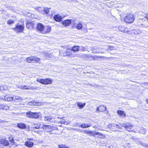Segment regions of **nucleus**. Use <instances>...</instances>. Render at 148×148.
<instances>
[{
    "label": "nucleus",
    "instance_id": "obj_15",
    "mask_svg": "<svg viewBox=\"0 0 148 148\" xmlns=\"http://www.w3.org/2000/svg\"><path fill=\"white\" fill-rule=\"evenodd\" d=\"M115 126V123H112L109 124V125H108V127L112 131H116V128Z\"/></svg>",
    "mask_w": 148,
    "mask_h": 148
},
{
    "label": "nucleus",
    "instance_id": "obj_40",
    "mask_svg": "<svg viewBox=\"0 0 148 148\" xmlns=\"http://www.w3.org/2000/svg\"><path fill=\"white\" fill-rule=\"evenodd\" d=\"M138 143L141 144L143 147H147V145L146 144L143 143L140 141H139V142Z\"/></svg>",
    "mask_w": 148,
    "mask_h": 148
},
{
    "label": "nucleus",
    "instance_id": "obj_50",
    "mask_svg": "<svg viewBox=\"0 0 148 148\" xmlns=\"http://www.w3.org/2000/svg\"><path fill=\"white\" fill-rule=\"evenodd\" d=\"M86 127L88 128L89 127H90L91 126V125L90 123H88V124H87L86 125Z\"/></svg>",
    "mask_w": 148,
    "mask_h": 148
},
{
    "label": "nucleus",
    "instance_id": "obj_18",
    "mask_svg": "<svg viewBox=\"0 0 148 148\" xmlns=\"http://www.w3.org/2000/svg\"><path fill=\"white\" fill-rule=\"evenodd\" d=\"M34 144V143L30 141H27L25 143V145L28 147H32Z\"/></svg>",
    "mask_w": 148,
    "mask_h": 148
},
{
    "label": "nucleus",
    "instance_id": "obj_55",
    "mask_svg": "<svg viewBox=\"0 0 148 148\" xmlns=\"http://www.w3.org/2000/svg\"><path fill=\"white\" fill-rule=\"evenodd\" d=\"M3 86H0V90H1V87H3Z\"/></svg>",
    "mask_w": 148,
    "mask_h": 148
},
{
    "label": "nucleus",
    "instance_id": "obj_16",
    "mask_svg": "<svg viewBox=\"0 0 148 148\" xmlns=\"http://www.w3.org/2000/svg\"><path fill=\"white\" fill-rule=\"evenodd\" d=\"M41 128L47 130V129H51L52 128V127L49 125H47L45 124H42L41 126Z\"/></svg>",
    "mask_w": 148,
    "mask_h": 148
},
{
    "label": "nucleus",
    "instance_id": "obj_42",
    "mask_svg": "<svg viewBox=\"0 0 148 148\" xmlns=\"http://www.w3.org/2000/svg\"><path fill=\"white\" fill-rule=\"evenodd\" d=\"M14 23V21L12 20H9L7 21L8 24L10 25L12 24H13Z\"/></svg>",
    "mask_w": 148,
    "mask_h": 148
},
{
    "label": "nucleus",
    "instance_id": "obj_32",
    "mask_svg": "<svg viewBox=\"0 0 148 148\" xmlns=\"http://www.w3.org/2000/svg\"><path fill=\"white\" fill-rule=\"evenodd\" d=\"M108 140V139L105 138L104 135H103L102 134V141L104 142V143H103V144H105L107 143Z\"/></svg>",
    "mask_w": 148,
    "mask_h": 148
},
{
    "label": "nucleus",
    "instance_id": "obj_60",
    "mask_svg": "<svg viewBox=\"0 0 148 148\" xmlns=\"http://www.w3.org/2000/svg\"><path fill=\"white\" fill-rule=\"evenodd\" d=\"M97 110H98V108H97Z\"/></svg>",
    "mask_w": 148,
    "mask_h": 148
},
{
    "label": "nucleus",
    "instance_id": "obj_10",
    "mask_svg": "<svg viewBox=\"0 0 148 148\" xmlns=\"http://www.w3.org/2000/svg\"><path fill=\"white\" fill-rule=\"evenodd\" d=\"M118 29L119 30L122 32L125 33L127 32V28L123 26H120L118 27Z\"/></svg>",
    "mask_w": 148,
    "mask_h": 148
},
{
    "label": "nucleus",
    "instance_id": "obj_36",
    "mask_svg": "<svg viewBox=\"0 0 148 148\" xmlns=\"http://www.w3.org/2000/svg\"><path fill=\"white\" fill-rule=\"evenodd\" d=\"M133 31L134 34H140L141 33V31L139 30L133 29Z\"/></svg>",
    "mask_w": 148,
    "mask_h": 148
},
{
    "label": "nucleus",
    "instance_id": "obj_27",
    "mask_svg": "<svg viewBox=\"0 0 148 148\" xmlns=\"http://www.w3.org/2000/svg\"><path fill=\"white\" fill-rule=\"evenodd\" d=\"M147 131V130L144 129L143 127H142L140 128V130L139 131V132L140 133L142 134H145Z\"/></svg>",
    "mask_w": 148,
    "mask_h": 148
},
{
    "label": "nucleus",
    "instance_id": "obj_49",
    "mask_svg": "<svg viewBox=\"0 0 148 148\" xmlns=\"http://www.w3.org/2000/svg\"><path fill=\"white\" fill-rule=\"evenodd\" d=\"M89 134H90L92 135H95L94 132L92 131H90Z\"/></svg>",
    "mask_w": 148,
    "mask_h": 148
},
{
    "label": "nucleus",
    "instance_id": "obj_37",
    "mask_svg": "<svg viewBox=\"0 0 148 148\" xmlns=\"http://www.w3.org/2000/svg\"><path fill=\"white\" fill-rule=\"evenodd\" d=\"M127 31H128L126 33H127L128 34H131V35L134 34L133 30H131L129 31V30H128V29H127Z\"/></svg>",
    "mask_w": 148,
    "mask_h": 148
},
{
    "label": "nucleus",
    "instance_id": "obj_12",
    "mask_svg": "<svg viewBox=\"0 0 148 148\" xmlns=\"http://www.w3.org/2000/svg\"><path fill=\"white\" fill-rule=\"evenodd\" d=\"M44 27V26L42 24L38 23L37 25L36 29L38 31L42 33Z\"/></svg>",
    "mask_w": 148,
    "mask_h": 148
},
{
    "label": "nucleus",
    "instance_id": "obj_30",
    "mask_svg": "<svg viewBox=\"0 0 148 148\" xmlns=\"http://www.w3.org/2000/svg\"><path fill=\"white\" fill-rule=\"evenodd\" d=\"M52 119V117L51 116H46L44 117V120L45 121L50 122Z\"/></svg>",
    "mask_w": 148,
    "mask_h": 148
},
{
    "label": "nucleus",
    "instance_id": "obj_29",
    "mask_svg": "<svg viewBox=\"0 0 148 148\" xmlns=\"http://www.w3.org/2000/svg\"><path fill=\"white\" fill-rule=\"evenodd\" d=\"M85 103H81L78 102L77 103V105L80 108H83L84 106L85 105Z\"/></svg>",
    "mask_w": 148,
    "mask_h": 148
},
{
    "label": "nucleus",
    "instance_id": "obj_1",
    "mask_svg": "<svg viewBox=\"0 0 148 148\" xmlns=\"http://www.w3.org/2000/svg\"><path fill=\"white\" fill-rule=\"evenodd\" d=\"M40 112H29L26 113V116L28 117L36 119H38L41 115Z\"/></svg>",
    "mask_w": 148,
    "mask_h": 148
},
{
    "label": "nucleus",
    "instance_id": "obj_24",
    "mask_svg": "<svg viewBox=\"0 0 148 148\" xmlns=\"http://www.w3.org/2000/svg\"><path fill=\"white\" fill-rule=\"evenodd\" d=\"M118 114L120 115L122 117H125L126 116V114L124 112L121 110H119L117 111Z\"/></svg>",
    "mask_w": 148,
    "mask_h": 148
},
{
    "label": "nucleus",
    "instance_id": "obj_28",
    "mask_svg": "<svg viewBox=\"0 0 148 148\" xmlns=\"http://www.w3.org/2000/svg\"><path fill=\"white\" fill-rule=\"evenodd\" d=\"M44 54L45 57H47L48 59H49V58H51L52 56V55L51 54L46 52L44 53Z\"/></svg>",
    "mask_w": 148,
    "mask_h": 148
},
{
    "label": "nucleus",
    "instance_id": "obj_31",
    "mask_svg": "<svg viewBox=\"0 0 148 148\" xmlns=\"http://www.w3.org/2000/svg\"><path fill=\"white\" fill-rule=\"evenodd\" d=\"M82 27V24L80 22L77 24L76 26V28L78 29H81Z\"/></svg>",
    "mask_w": 148,
    "mask_h": 148
},
{
    "label": "nucleus",
    "instance_id": "obj_35",
    "mask_svg": "<svg viewBox=\"0 0 148 148\" xmlns=\"http://www.w3.org/2000/svg\"><path fill=\"white\" fill-rule=\"evenodd\" d=\"M42 10L43 11L45 12V13H46V14H48L49 10L48 8H43Z\"/></svg>",
    "mask_w": 148,
    "mask_h": 148
},
{
    "label": "nucleus",
    "instance_id": "obj_39",
    "mask_svg": "<svg viewBox=\"0 0 148 148\" xmlns=\"http://www.w3.org/2000/svg\"><path fill=\"white\" fill-rule=\"evenodd\" d=\"M59 148H68V147L65 145H59Z\"/></svg>",
    "mask_w": 148,
    "mask_h": 148
},
{
    "label": "nucleus",
    "instance_id": "obj_53",
    "mask_svg": "<svg viewBox=\"0 0 148 148\" xmlns=\"http://www.w3.org/2000/svg\"><path fill=\"white\" fill-rule=\"evenodd\" d=\"M10 141L12 143H14V141L13 139H11Z\"/></svg>",
    "mask_w": 148,
    "mask_h": 148
},
{
    "label": "nucleus",
    "instance_id": "obj_46",
    "mask_svg": "<svg viewBox=\"0 0 148 148\" xmlns=\"http://www.w3.org/2000/svg\"><path fill=\"white\" fill-rule=\"evenodd\" d=\"M79 125L78 124V123L77 122H75L74 123V125L76 127H79V125Z\"/></svg>",
    "mask_w": 148,
    "mask_h": 148
},
{
    "label": "nucleus",
    "instance_id": "obj_33",
    "mask_svg": "<svg viewBox=\"0 0 148 148\" xmlns=\"http://www.w3.org/2000/svg\"><path fill=\"white\" fill-rule=\"evenodd\" d=\"M64 117L62 118V119L60 121H58V123H60L61 124H67V122H66L64 119H63Z\"/></svg>",
    "mask_w": 148,
    "mask_h": 148
},
{
    "label": "nucleus",
    "instance_id": "obj_5",
    "mask_svg": "<svg viewBox=\"0 0 148 148\" xmlns=\"http://www.w3.org/2000/svg\"><path fill=\"white\" fill-rule=\"evenodd\" d=\"M121 125L122 127H124L129 132L131 131V129L133 127L132 124L129 123H123Z\"/></svg>",
    "mask_w": 148,
    "mask_h": 148
},
{
    "label": "nucleus",
    "instance_id": "obj_4",
    "mask_svg": "<svg viewBox=\"0 0 148 148\" xmlns=\"http://www.w3.org/2000/svg\"><path fill=\"white\" fill-rule=\"evenodd\" d=\"M37 81L44 84H51L52 82L51 80L49 79H37Z\"/></svg>",
    "mask_w": 148,
    "mask_h": 148
},
{
    "label": "nucleus",
    "instance_id": "obj_47",
    "mask_svg": "<svg viewBox=\"0 0 148 148\" xmlns=\"http://www.w3.org/2000/svg\"><path fill=\"white\" fill-rule=\"evenodd\" d=\"M84 131L85 133H87V134H89V132H90V131L87 130H84Z\"/></svg>",
    "mask_w": 148,
    "mask_h": 148
},
{
    "label": "nucleus",
    "instance_id": "obj_17",
    "mask_svg": "<svg viewBox=\"0 0 148 148\" xmlns=\"http://www.w3.org/2000/svg\"><path fill=\"white\" fill-rule=\"evenodd\" d=\"M2 99H3L7 101H10L13 100V97H11L9 95L5 96Z\"/></svg>",
    "mask_w": 148,
    "mask_h": 148
},
{
    "label": "nucleus",
    "instance_id": "obj_23",
    "mask_svg": "<svg viewBox=\"0 0 148 148\" xmlns=\"http://www.w3.org/2000/svg\"><path fill=\"white\" fill-rule=\"evenodd\" d=\"M79 47L78 46H75L73 47L72 49V50L73 52L78 51L79 50Z\"/></svg>",
    "mask_w": 148,
    "mask_h": 148
},
{
    "label": "nucleus",
    "instance_id": "obj_52",
    "mask_svg": "<svg viewBox=\"0 0 148 148\" xmlns=\"http://www.w3.org/2000/svg\"><path fill=\"white\" fill-rule=\"evenodd\" d=\"M34 132H36L37 133H38L39 134H40V132H40L39 130H37V131H34Z\"/></svg>",
    "mask_w": 148,
    "mask_h": 148
},
{
    "label": "nucleus",
    "instance_id": "obj_34",
    "mask_svg": "<svg viewBox=\"0 0 148 148\" xmlns=\"http://www.w3.org/2000/svg\"><path fill=\"white\" fill-rule=\"evenodd\" d=\"M71 23H72V27L73 29L75 28H76V26L77 25L75 23L74 21H71Z\"/></svg>",
    "mask_w": 148,
    "mask_h": 148
},
{
    "label": "nucleus",
    "instance_id": "obj_45",
    "mask_svg": "<svg viewBox=\"0 0 148 148\" xmlns=\"http://www.w3.org/2000/svg\"><path fill=\"white\" fill-rule=\"evenodd\" d=\"M115 126H116L115 127L116 128V130H117V129L120 128V127L119 125L115 123Z\"/></svg>",
    "mask_w": 148,
    "mask_h": 148
},
{
    "label": "nucleus",
    "instance_id": "obj_54",
    "mask_svg": "<svg viewBox=\"0 0 148 148\" xmlns=\"http://www.w3.org/2000/svg\"><path fill=\"white\" fill-rule=\"evenodd\" d=\"M5 122H6L5 121H3V120H1V121H0V122H3V123H5Z\"/></svg>",
    "mask_w": 148,
    "mask_h": 148
},
{
    "label": "nucleus",
    "instance_id": "obj_59",
    "mask_svg": "<svg viewBox=\"0 0 148 148\" xmlns=\"http://www.w3.org/2000/svg\"><path fill=\"white\" fill-rule=\"evenodd\" d=\"M102 59L103 58H104V57H103V56L102 57Z\"/></svg>",
    "mask_w": 148,
    "mask_h": 148
},
{
    "label": "nucleus",
    "instance_id": "obj_38",
    "mask_svg": "<svg viewBox=\"0 0 148 148\" xmlns=\"http://www.w3.org/2000/svg\"><path fill=\"white\" fill-rule=\"evenodd\" d=\"M29 104L30 105H33L34 106H37L38 105V103H36L35 101H32L31 102H29Z\"/></svg>",
    "mask_w": 148,
    "mask_h": 148
},
{
    "label": "nucleus",
    "instance_id": "obj_56",
    "mask_svg": "<svg viewBox=\"0 0 148 148\" xmlns=\"http://www.w3.org/2000/svg\"><path fill=\"white\" fill-rule=\"evenodd\" d=\"M146 101H147V103H148V99H146Z\"/></svg>",
    "mask_w": 148,
    "mask_h": 148
},
{
    "label": "nucleus",
    "instance_id": "obj_6",
    "mask_svg": "<svg viewBox=\"0 0 148 148\" xmlns=\"http://www.w3.org/2000/svg\"><path fill=\"white\" fill-rule=\"evenodd\" d=\"M40 59L34 56H31L27 58V62L30 63L32 61H35L36 62H39Z\"/></svg>",
    "mask_w": 148,
    "mask_h": 148
},
{
    "label": "nucleus",
    "instance_id": "obj_7",
    "mask_svg": "<svg viewBox=\"0 0 148 148\" xmlns=\"http://www.w3.org/2000/svg\"><path fill=\"white\" fill-rule=\"evenodd\" d=\"M107 108L106 106H102V112H103L102 113V114H103V116L105 118H107L109 117V114L108 112L106 110Z\"/></svg>",
    "mask_w": 148,
    "mask_h": 148
},
{
    "label": "nucleus",
    "instance_id": "obj_26",
    "mask_svg": "<svg viewBox=\"0 0 148 148\" xmlns=\"http://www.w3.org/2000/svg\"><path fill=\"white\" fill-rule=\"evenodd\" d=\"M72 50L71 49H67L65 52L66 53V55L70 56L72 55Z\"/></svg>",
    "mask_w": 148,
    "mask_h": 148
},
{
    "label": "nucleus",
    "instance_id": "obj_41",
    "mask_svg": "<svg viewBox=\"0 0 148 148\" xmlns=\"http://www.w3.org/2000/svg\"><path fill=\"white\" fill-rule=\"evenodd\" d=\"M81 127L82 128H87V127H86V124H82L79 125V127Z\"/></svg>",
    "mask_w": 148,
    "mask_h": 148
},
{
    "label": "nucleus",
    "instance_id": "obj_58",
    "mask_svg": "<svg viewBox=\"0 0 148 148\" xmlns=\"http://www.w3.org/2000/svg\"><path fill=\"white\" fill-rule=\"evenodd\" d=\"M77 130V131H78L79 130V129H76L75 130Z\"/></svg>",
    "mask_w": 148,
    "mask_h": 148
},
{
    "label": "nucleus",
    "instance_id": "obj_8",
    "mask_svg": "<svg viewBox=\"0 0 148 148\" xmlns=\"http://www.w3.org/2000/svg\"><path fill=\"white\" fill-rule=\"evenodd\" d=\"M51 27L50 26H44L43 30L42 31V33L43 34L49 33L50 32L51 30Z\"/></svg>",
    "mask_w": 148,
    "mask_h": 148
},
{
    "label": "nucleus",
    "instance_id": "obj_43",
    "mask_svg": "<svg viewBox=\"0 0 148 148\" xmlns=\"http://www.w3.org/2000/svg\"><path fill=\"white\" fill-rule=\"evenodd\" d=\"M22 89H30V87L28 86H24L23 87V88H21Z\"/></svg>",
    "mask_w": 148,
    "mask_h": 148
},
{
    "label": "nucleus",
    "instance_id": "obj_20",
    "mask_svg": "<svg viewBox=\"0 0 148 148\" xmlns=\"http://www.w3.org/2000/svg\"><path fill=\"white\" fill-rule=\"evenodd\" d=\"M17 126L18 128L22 129L25 128L26 127L25 125L22 123L18 124Z\"/></svg>",
    "mask_w": 148,
    "mask_h": 148
},
{
    "label": "nucleus",
    "instance_id": "obj_57",
    "mask_svg": "<svg viewBox=\"0 0 148 148\" xmlns=\"http://www.w3.org/2000/svg\"><path fill=\"white\" fill-rule=\"evenodd\" d=\"M145 84H148V83L147 82H145Z\"/></svg>",
    "mask_w": 148,
    "mask_h": 148
},
{
    "label": "nucleus",
    "instance_id": "obj_25",
    "mask_svg": "<svg viewBox=\"0 0 148 148\" xmlns=\"http://www.w3.org/2000/svg\"><path fill=\"white\" fill-rule=\"evenodd\" d=\"M33 23L31 22H28L26 23V27L27 29H30L31 27H33Z\"/></svg>",
    "mask_w": 148,
    "mask_h": 148
},
{
    "label": "nucleus",
    "instance_id": "obj_14",
    "mask_svg": "<svg viewBox=\"0 0 148 148\" xmlns=\"http://www.w3.org/2000/svg\"><path fill=\"white\" fill-rule=\"evenodd\" d=\"M13 98V101H14L16 102H20L23 100V99L18 96H14Z\"/></svg>",
    "mask_w": 148,
    "mask_h": 148
},
{
    "label": "nucleus",
    "instance_id": "obj_2",
    "mask_svg": "<svg viewBox=\"0 0 148 148\" xmlns=\"http://www.w3.org/2000/svg\"><path fill=\"white\" fill-rule=\"evenodd\" d=\"M134 19V17L133 14L131 13L127 14L124 18L125 22L128 23H132Z\"/></svg>",
    "mask_w": 148,
    "mask_h": 148
},
{
    "label": "nucleus",
    "instance_id": "obj_9",
    "mask_svg": "<svg viewBox=\"0 0 148 148\" xmlns=\"http://www.w3.org/2000/svg\"><path fill=\"white\" fill-rule=\"evenodd\" d=\"M76 56L81 59H87L89 57V55L83 53L77 54L76 55Z\"/></svg>",
    "mask_w": 148,
    "mask_h": 148
},
{
    "label": "nucleus",
    "instance_id": "obj_11",
    "mask_svg": "<svg viewBox=\"0 0 148 148\" xmlns=\"http://www.w3.org/2000/svg\"><path fill=\"white\" fill-rule=\"evenodd\" d=\"M54 20L57 22H60L62 21V17L59 14L55 15L53 17Z\"/></svg>",
    "mask_w": 148,
    "mask_h": 148
},
{
    "label": "nucleus",
    "instance_id": "obj_48",
    "mask_svg": "<svg viewBox=\"0 0 148 148\" xmlns=\"http://www.w3.org/2000/svg\"><path fill=\"white\" fill-rule=\"evenodd\" d=\"M145 16H144V17L148 20V14H145Z\"/></svg>",
    "mask_w": 148,
    "mask_h": 148
},
{
    "label": "nucleus",
    "instance_id": "obj_13",
    "mask_svg": "<svg viewBox=\"0 0 148 148\" xmlns=\"http://www.w3.org/2000/svg\"><path fill=\"white\" fill-rule=\"evenodd\" d=\"M71 23V20L69 19L66 20L62 22V25L65 26L69 25Z\"/></svg>",
    "mask_w": 148,
    "mask_h": 148
},
{
    "label": "nucleus",
    "instance_id": "obj_44",
    "mask_svg": "<svg viewBox=\"0 0 148 148\" xmlns=\"http://www.w3.org/2000/svg\"><path fill=\"white\" fill-rule=\"evenodd\" d=\"M109 46L108 45H105L103 47V49L106 50H108L109 49Z\"/></svg>",
    "mask_w": 148,
    "mask_h": 148
},
{
    "label": "nucleus",
    "instance_id": "obj_3",
    "mask_svg": "<svg viewBox=\"0 0 148 148\" xmlns=\"http://www.w3.org/2000/svg\"><path fill=\"white\" fill-rule=\"evenodd\" d=\"M24 27L23 25L17 24L16 27L12 29L17 33L21 32L24 30Z\"/></svg>",
    "mask_w": 148,
    "mask_h": 148
},
{
    "label": "nucleus",
    "instance_id": "obj_51",
    "mask_svg": "<svg viewBox=\"0 0 148 148\" xmlns=\"http://www.w3.org/2000/svg\"><path fill=\"white\" fill-rule=\"evenodd\" d=\"M113 49H114L113 47L109 46V50H113Z\"/></svg>",
    "mask_w": 148,
    "mask_h": 148
},
{
    "label": "nucleus",
    "instance_id": "obj_19",
    "mask_svg": "<svg viewBox=\"0 0 148 148\" xmlns=\"http://www.w3.org/2000/svg\"><path fill=\"white\" fill-rule=\"evenodd\" d=\"M9 109V106L7 105L0 104V109L7 110Z\"/></svg>",
    "mask_w": 148,
    "mask_h": 148
},
{
    "label": "nucleus",
    "instance_id": "obj_22",
    "mask_svg": "<svg viewBox=\"0 0 148 148\" xmlns=\"http://www.w3.org/2000/svg\"><path fill=\"white\" fill-rule=\"evenodd\" d=\"M33 128L38 129L40 126V123H33L32 125Z\"/></svg>",
    "mask_w": 148,
    "mask_h": 148
},
{
    "label": "nucleus",
    "instance_id": "obj_21",
    "mask_svg": "<svg viewBox=\"0 0 148 148\" xmlns=\"http://www.w3.org/2000/svg\"><path fill=\"white\" fill-rule=\"evenodd\" d=\"M1 144L4 145H8L9 144L8 142L6 140L4 139H2L1 140Z\"/></svg>",
    "mask_w": 148,
    "mask_h": 148
},
{
    "label": "nucleus",
    "instance_id": "obj_61",
    "mask_svg": "<svg viewBox=\"0 0 148 148\" xmlns=\"http://www.w3.org/2000/svg\"><path fill=\"white\" fill-rule=\"evenodd\" d=\"M58 119H59V117H58Z\"/></svg>",
    "mask_w": 148,
    "mask_h": 148
}]
</instances>
